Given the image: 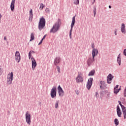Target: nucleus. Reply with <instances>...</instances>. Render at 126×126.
<instances>
[{
    "label": "nucleus",
    "mask_w": 126,
    "mask_h": 126,
    "mask_svg": "<svg viewBox=\"0 0 126 126\" xmlns=\"http://www.w3.org/2000/svg\"><path fill=\"white\" fill-rule=\"evenodd\" d=\"M46 26V20L45 18L42 17L39 19V21L38 22V29L39 31H41L42 29H44V27Z\"/></svg>",
    "instance_id": "f257e3e1"
},
{
    "label": "nucleus",
    "mask_w": 126,
    "mask_h": 126,
    "mask_svg": "<svg viewBox=\"0 0 126 126\" xmlns=\"http://www.w3.org/2000/svg\"><path fill=\"white\" fill-rule=\"evenodd\" d=\"M118 103H119V105L121 106V108H122V107L124 106L123 104H122V102H121V101L119 100Z\"/></svg>",
    "instance_id": "f704fd0d"
},
{
    "label": "nucleus",
    "mask_w": 126,
    "mask_h": 126,
    "mask_svg": "<svg viewBox=\"0 0 126 126\" xmlns=\"http://www.w3.org/2000/svg\"><path fill=\"white\" fill-rule=\"evenodd\" d=\"M35 39V36H34V33H32L31 34V39L30 40V41L31 42L32 41H33V40Z\"/></svg>",
    "instance_id": "5701e85b"
},
{
    "label": "nucleus",
    "mask_w": 126,
    "mask_h": 126,
    "mask_svg": "<svg viewBox=\"0 0 126 126\" xmlns=\"http://www.w3.org/2000/svg\"><path fill=\"white\" fill-rule=\"evenodd\" d=\"M32 53H35V52L34 51H31L29 52V60H31V57H32V55L31 54H32Z\"/></svg>",
    "instance_id": "a878e982"
},
{
    "label": "nucleus",
    "mask_w": 126,
    "mask_h": 126,
    "mask_svg": "<svg viewBox=\"0 0 126 126\" xmlns=\"http://www.w3.org/2000/svg\"><path fill=\"white\" fill-rule=\"evenodd\" d=\"M99 54V52H98V50L94 48L92 51V57L93 58H94L96 56H97Z\"/></svg>",
    "instance_id": "2eb2a0df"
},
{
    "label": "nucleus",
    "mask_w": 126,
    "mask_h": 126,
    "mask_svg": "<svg viewBox=\"0 0 126 126\" xmlns=\"http://www.w3.org/2000/svg\"><path fill=\"white\" fill-rule=\"evenodd\" d=\"M32 60V70H35V67L37 66V63L36 62V60L33 57L31 58Z\"/></svg>",
    "instance_id": "f8f14e48"
},
{
    "label": "nucleus",
    "mask_w": 126,
    "mask_h": 126,
    "mask_svg": "<svg viewBox=\"0 0 126 126\" xmlns=\"http://www.w3.org/2000/svg\"><path fill=\"white\" fill-rule=\"evenodd\" d=\"M0 75H1V66L0 65Z\"/></svg>",
    "instance_id": "a19ab883"
},
{
    "label": "nucleus",
    "mask_w": 126,
    "mask_h": 126,
    "mask_svg": "<svg viewBox=\"0 0 126 126\" xmlns=\"http://www.w3.org/2000/svg\"><path fill=\"white\" fill-rule=\"evenodd\" d=\"M8 75H9V77H7V82L8 84H12V80H13V72H11L10 74H8Z\"/></svg>",
    "instance_id": "9d476101"
},
{
    "label": "nucleus",
    "mask_w": 126,
    "mask_h": 126,
    "mask_svg": "<svg viewBox=\"0 0 126 126\" xmlns=\"http://www.w3.org/2000/svg\"><path fill=\"white\" fill-rule=\"evenodd\" d=\"M94 43H92V49H94Z\"/></svg>",
    "instance_id": "37998d69"
},
{
    "label": "nucleus",
    "mask_w": 126,
    "mask_h": 126,
    "mask_svg": "<svg viewBox=\"0 0 126 126\" xmlns=\"http://www.w3.org/2000/svg\"><path fill=\"white\" fill-rule=\"evenodd\" d=\"M119 91H121V90H122V89H121V86L120 87V88L118 89Z\"/></svg>",
    "instance_id": "de8ad7c7"
},
{
    "label": "nucleus",
    "mask_w": 126,
    "mask_h": 126,
    "mask_svg": "<svg viewBox=\"0 0 126 126\" xmlns=\"http://www.w3.org/2000/svg\"><path fill=\"white\" fill-rule=\"evenodd\" d=\"M33 19V14H30V20H31V21Z\"/></svg>",
    "instance_id": "473e14b6"
},
{
    "label": "nucleus",
    "mask_w": 126,
    "mask_h": 126,
    "mask_svg": "<svg viewBox=\"0 0 126 126\" xmlns=\"http://www.w3.org/2000/svg\"><path fill=\"white\" fill-rule=\"evenodd\" d=\"M95 0H94V2L93 3H93H94V2H95Z\"/></svg>",
    "instance_id": "8fccbe9b"
},
{
    "label": "nucleus",
    "mask_w": 126,
    "mask_h": 126,
    "mask_svg": "<svg viewBox=\"0 0 126 126\" xmlns=\"http://www.w3.org/2000/svg\"><path fill=\"white\" fill-rule=\"evenodd\" d=\"M117 31H118V30H115V35H117Z\"/></svg>",
    "instance_id": "c03bdc74"
},
{
    "label": "nucleus",
    "mask_w": 126,
    "mask_h": 126,
    "mask_svg": "<svg viewBox=\"0 0 126 126\" xmlns=\"http://www.w3.org/2000/svg\"><path fill=\"white\" fill-rule=\"evenodd\" d=\"M50 96L51 98H53L57 97V87H55V86L53 87L50 92Z\"/></svg>",
    "instance_id": "423d86ee"
},
{
    "label": "nucleus",
    "mask_w": 126,
    "mask_h": 126,
    "mask_svg": "<svg viewBox=\"0 0 126 126\" xmlns=\"http://www.w3.org/2000/svg\"><path fill=\"white\" fill-rule=\"evenodd\" d=\"M26 121L28 125H31V114L28 111L26 112Z\"/></svg>",
    "instance_id": "0eeeda50"
},
{
    "label": "nucleus",
    "mask_w": 126,
    "mask_h": 126,
    "mask_svg": "<svg viewBox=\"0 0 126 126\" xmlns=\"http://www.w3.org/2000/svg\"><path fill=\"white\" fill-rule=\"evenodd\" d=\"M117 62L119 65H121V63H122V58H121V53H120L117 57Z\"/></svg>",
    "instance_id": "aec40b11"
},
{
    "label": "nucleus",
    "mask_w": 126,
    "mask_h": 126,
    "mask_svg": "<svg viewBox=\"0 0 126 126\" xmlns=\"http://www.w3.org/2000/svg\"><path fill=\"white\" fill-rule=\"evenodd\" d=\"M117 90H118V93H119L120 91H119V89H117Z\"/></svg>",
    "instance_id": "3c124183"
},
{
    "label": "nucleus",
    "mask_w": 126,
    "mask_h": 126,
    "mask_svg": "<svg viewBox=\"0 0 126 126\" xmlns=\"http://www.w3.org/2000/svg\"><path fill=\"white\" fill-rule=\"evenodd\" d=\"M119 88V85H117L114 88V89H118Z\"/></svg>",
    "instance_id": "e433bc0d"
},
{
    "label": "nucleus",
    "mask_w": 126,
    "mask_h": 126,
    "mask_svg": "<svg viewBox=\"0 0 126 126\" xmlns=\"http://www.w3.org/2000/svg\"><path fill=\"white\" fill-rule=\"evenodd\" d=\"M94 62H95L94 58H93L92 57L89 58L87 63V67H89L91 65H94Z\"/></svg>",
    "instance_id": "39448f33"
},
{
    "label": "nucleus",
    "mask_w": 126,
    "mask_h": 126,
    "mask_svg": "<svg viewBox=\"0 0 126 126\" xmlns=\"http://www.w3.org/2000/svg\"><path fill=\"white\" fill-rule=\"evenodd\" d=\"M123 55L126 57V49H125L123 51Z\"/></svg>",
    "instance_id": "c9c22d12"
},
{
    "label": "nucleus",
    "mask_w": 126,
    "mask_h": 126,
    "mask_svg": "<svg viewBox=\"0 0 126 126\" xmlns=\"http://www.w3.org/2000/svg\"><path fill=\"white\" fill-rule=\"evenodd\" d=\"M107 98H109L110 97V93H108L106 94Z\"/></svg>",
    "instance_id": "79ce46f5"
},
{
    "label": "nucleus",
    "mask_w": 126,
    "mask_h": 126,
    "mask_svg": "<svg viewBox=\"0 0 126 126\" xmlns=\"http://www.w3.org/2000/svg\"><path fill=\"white\" fill-rule=\"evenodd\" d=\"M114 94H115L116 95H117V94H118L119 93V92L118 91V89H114Z\"/></svg>",
    "instance_id": "2f4dec72"
},
{
    "label": "nucleus",
    "mask_w": 126,
    "mask_h": 126,
    "mask_svg": "<svg viewBox=\"0 0 126 126\" xmlns=\"http://www.w3.org/2000/svg\"><path fill=\"white\" fill-rule=\"evenodd\" d=\"M15 58L16 62H17V63H20L21 60V57L20 56V53L19 52V51H16L15 52Z\"/></svg>",
    "instance_id": "9b49d317"
},
{
    "label": "nucleus",
    "mask_w": 126,
    "mask_h": 126,
    "mask_svg": "<svg viewBox=\"0 0 126 126\" xmlns=\"http://www.w3.org/2000/svg\"><path fill=\"white\" fill-rule=\"evenodd\" d=\"M43 8H44V4L41 3V4H40L39 9H40V10H42V9H43Z\"/></svg>",
    "instance_id": "7c9ffc66"
},
{
    "label": "nucleus",
    "mask_w": 126,
    "mask_h": 126,
    "mask_svg": "<svg viewBox=\"0 0 126 126\" xmlns=\"http://www.w3.org/2000/svg\"><path fill=\"white\" fill-rule=\"evenodd\" d=\"M104 95H106V91L103 90L100 91V96H102L103 97Z\"/></svg>",
    "instance_id": "bb28decb"
},
{
    "label": "nucleus",
    "mask_w": 126,
    "mask_h": 126,
    "mask_svg": "<svg viewBox=\"0 0 126 126\" xmlns=\"http://www.w3.org/2000/svg\"><path fill=\"white\" fill-rule=\"evenodd\" d=\"M60 103V100H56L55 105V109H58V107H59V104Z\"/></svg>",
    "instance_id": "b1692460"
},
{
    "label": "nucleus",
    "mask_w": 126,
    "mask_h": 126,
    "mask_svg": "<svg viewBox=\"0 0 126 126\" xmlns=\"http://www.w3.org/2000/svg\"><path fill=\"white\" fill-rule=\"evenodd\" d=\"M76 94H77V95H79V92H78V91H77Z\"/></svg>",
    "instance_id": "a18cd8bd"
},
{
    "label": "nucleus",
    "mask_w": 126,
    "mask_h": 126,
    "mask_svg": "<svg viewBox=\"0 0 126 126\" xmlns=\"http://www.w3.org/2000/svg\"><path fill=\"white\" fill-rule=\"evenodd\" d=\"M75 80L77 83H80V82H83V77H82V73H81V72H78V75L75 78Z\"/></svg>",
    "instance_id": "20e7f679"
},
{
    "label": "nucleus",
    "mask_w": 126,
    "mask_h": 126,
    "mask_svg": "<svg viewBox=\"0 0 126 126\" xmlns=\"http://www.w3.org/2000/svg\"><path fill=\"white\" fill-rule=\"evenodd\" d=\"M55 66H56L57 71H58L59 73H61V67H60V66L57 65H55Z\"/></svg>",
    "instance_id": "c85d7f7f"
},
{
    "label": "nucleus",
    "mask_w": 126,
    "mask_h": 126,
    "mask_svg": "<svg viewBox=\"0 0 126 126\" xmlns=\"http://www.w3.org/2000/svg\"><path fill=\"white\" fill-rule=\"evenodd\" d=\"M114 124L116 125V126H119V120H118V119L117 118L115 119Z\"/></svg>",
    "instance_id": "393cba45"
},
{
    "label": "nucleus",
    "mask_w": 126,
    "mask_h": 126,
    "mask_svg": "<svg viewBox=\"0 0 126 126\" xmlns=\"http://www.w3.org/2000/svg\"><path fill=\"white\" fill-rule=\"evenodd\" d=\"M93 12H94V17H95V16H96V7H94Z\"/></svg>",
    "instance_id": "c756f323"
},
{
    "label": "nucleus",
    "mask_w": 126,
    "mask_h": 126,
    "mask_svg": "<svg viewBox=\"0 0 126 126\" xmlns=\"http://www.w3.org/2000/svg\"><path fill=\"white\" fill-rule=\"evenodd\" d=\"M42 43H43V40L42 39H41L40 40V41L39 42V43H38V45H41L42 44Z\"/></svg>",
    "instance_id": "ea45409f"
},
{
    "label": "nucleus",
    "mask_w": 126,
    "mask_h": 126,
    "mask_svg": "<svg viewBox=\"0 0 126 126\" xmlns=\"http://www.w3.org/2000/svg\"><path fill=\"white\" fill-rule=\"evenodd\" d=\"M74 24H75V16L72 17V22L70 26L71 29L70 30L69 34V37L70 39H71V33L72 32V29H73Z\"/></svg>",
    "instance_id": "7ed1b4c3"
},
{
    "label": "nucleus",
    "mask_w": 126,
    "mask_h": 126,
    "mask_svg": "<svg viewBox=\"0 0 126 126\" xmlns=\"http://www.w3.org/2000/svg\"><path fill=\"white\" fill-rule=\"evenodd\" d=\"M61 63V58L60 57H56L54 59V65H58L59 63Z\"/></svg>",
    "instance_id": "f3484780"
},
{
    "label": "nucleus",
    "mask_w": 126,
    "mask_h": 126,
    "mask_svg": "<svg viewBox=\"0 0 126 126\" xmlns=\"http://www.w3.org/2000/svg\"><path fill=\"white\" fill-rule=\"evenodd\" d=\"M58 94L60 97H63L64 95V92L63 91V90L62 87H61V85H59L58 87Z\"/></svg>",
    "instance_id": "1a4fd4ad"
},
{
    "label": "nucleus",
    "mask_w": 126,
    "mask_h": 126,
    "mask_svg": "<svg viewBox=\"0 0 126 126\" xmlns=\"http://www.w3.org/2000/svg\"><path fill=\"white\" fill-rule=\"evenodd\" d=\"M99 87L101 90H103V89H106L107 84H106L105 81H101L99 83Z\"/></svg>",
    "instance_id": "4468645a"
},
{
    "label": "nucleus",
    "mask_w": 126,
    "mask_h": 126,
    "mask_svg": "<svg viewBox=\"0 0 126 126\" xmlns=\"http://www.w3.org/2000/svg\"><path fill=\"white\" fill-rule=\"evenodd\" d=\"M46 12H49V10H47Z\"/></svg>",
    "instance_id": "603ef678"
},
{
    "label": "nucleus",
    "mask_w": 126,
    "mask_h": 126,
    "mask_svg": "<svg viewBox=\"0 0 126 126\" xmlns=\"http://www.w3.org/2000/svg\"><path fill=\"white\" fill-rule=\"evenodd\" d=\"M117 114L119 118H121L122 117V111H121V108L119 105L117 106Z\"/></svg>",
    "instance_id": "dca6fc26"
},
{
    "label": "nucleus",
    "mask_w": 126,
    "mask_h": 126,
    "mask_svg": "<svg viewBox=\"0 0 126 126\" xmlns=\"http://www.w3.org/2000/svg\"><path fill=\"white\" fill-rule=\"evenodd\" d=\"M114 78V76L112 74L110 73L107 77V83L108 84H111L112 83V80Z\"/></svg>",
    "instance_id": "ddd939ff"
},
{
    "label": "nucleus",
    "mask_w": 126,
    "mask_h": 126,
    "mask_svg": "<svg viewBox=\"0 0 126 126\" xmlns=\"http://www.w3.org/2000/svg\"><path fill=\"white\" fill-rule=\"evenodd\" d=\"M73 3L76 5H78L79 4V0H73Z\"/></svg>",
    "instance_id": "cd10ccee"
},
{
    "label": "nucleus",
    "mask_w": 126,
    "mask_h": 126,
    "mask_svg": "<svg viewBox=\"0 0 126 126\" xmlns=\"http://www.w3.org/2000/svg\"><path fill=\"white\" fill-rule=\"evenodd\" d=\"M94 97H96V98H98L99 97V94L98 92H96L95 94H94Z\"/></svg>",
    "instance_id": "72a5a7b5"
},
{
    "label": "nucleus",
    "mask_w": 126,
    "mask_h": 126,
    "mask_svg": "<svg viewBox=\"0 0 126 126\" xmlns=\"http://www.w3.org/2000/svg\"><path fill=\"white\" fill-rule=\"evenodd\" d=\"M108 7H109V8H112V6L111 5H109Z\"/></svg>",
    "instance_id": "49530a36"
},
{
    "label": "nucleus",
    "mask_w": 126,
    "mask_h": 126,
    "mask_svg": "<svg viewBox=\"0 0 126 126\" xmlns=\"http://www.w3.org/2000/svg\"><path fill=\"white\" fill-rule=\"evenodd\" d=\"M95 74V70L93 69L91 70L88 74L89 76H93Z\"/></svg>",
    "instance_id": "4be33fe9"
},
{
    "label": "nucleus",
    "mask_w": 126,
    "mask_h": 126,
    "mask_svg": "<svg viewBox=\"0 0 126 126\" xmlns=\"http://www.w3.org/2000/svg\"><path fill=\"white\" fill-rule=\"evenodd\" d=\"M15 4V0H12L10 4V8L11 11H13L14 10V4Z\"/></svg>",
    "instance_id": "6ab92c4d"
},
{
    "label": "nucleus",
    "mask_w": 126,
    "mask_h": 126,
    "mask_svg": "<svg viewBox=\"0 0 126 126\" xmlns=\"http://www.w3.org/2000/svg\"><path fill=\"white\" fill-rule=\"evenodd\" d=\"M121 108H122V112L123 113L124 119L126 120V107L123 106Z\"/></svg>",
    "instance_id": "412c9836"
},
{
    "label": "nucleus",
    "mask_w": 126,
    "mask_h": 126,
    "mask_svg": "<svg viewBox=\"0 0 126 126\" xmlns=\"http://www.w3.org/2000/svg\"><path fill=\"white\" fill-rule=\"evenodd\" d=\"M30 14H33V11H32V9H31L30 11Z\"/></svg>",
    "instance_id": "4c0bfd02"
},
{
    "label": "nucleus",
    "mask_w": 126,
    "mask_h": 126,
    "mask_svg": "<svg viewBox=\"0 0 126 126\" xmlns=\"http://www.w3.org/2000/svg\"><path fill=\"white\" fill-rule=\"evenodd\" d=\"M61 25H60V22H56L53 26L52 28L50 30V33H56L57 32L59 29H60Z\"/></svg>",
    "instance_id": "f03ea898"
},
{
    "label": "nucleus",
    "mask_w": 126,
    "mask_h": 126,
    "mask_svg": "<svg viewBox=\"0 0 126 126\" xmlns=\"http://www.w3.org/2000/svg\"><path fill=\"white\" fill-rule=\"evenodd\" d=\"M4 40H6V36L4 37Z\"/></svg>",
    "instance_id": "09e8293b"
},
{
    "label": "nucleus",
    "mask_w": 126,
    "mask_h": 126,
    "mask_svg": "<svg viewBox=\"0 0 126 126\" xmlns=\"http://www.w3.org/2000/svg\"><path fill=\"white\" fill-rule=\"evenodd\" d=\"M92 84H93V78H90L88 79V82L87 83V88L88 89V90H90Z\"/></svg>",
    "instance_id": "6e6552de"
},
{
    "label": "nucleus",
    "mask_w": 126,
    "mask_h": 126,
    "mask_svg": "<svg viewBox=\"0 0 126 126\" xmlns=\"http://www.w3.org/2000/svg\"><path fill=\"white\" fill-rule=\"evenodd\" d=\"M121 32L123 34H126V25H125L124 23L122 24V25H121Z\"/></svg>",
    "instance_id": "a211bd4d"
},
{
    "label": "nucleus",
    "mask_w": 126,
    "mask_h": 126,
    "mask_svg": "<svg viewBox=\"0 0 126 126\" xmlns=\"http://www.w3.org/2000/svg\"><path fill=\"white\" fill-rule=\"evenodd\" d=\"M46 37H47V34H45L43 36V38L41 39V40H44L45 39V38H46Z\"/></svg>",
    "instance_id": "58836bf2"
}]
</instances>
